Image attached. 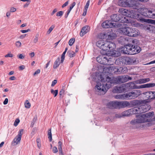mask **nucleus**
<instances>
[{
  "mask_svg": "<svg viewBox=\"0 0 155 155\" xmlns=\"http://www.w3.org/2000/svg\"><path fill=\"white\" fill-rule=\"evenodd\" d=\"M100 76V82H97L95 87L97 91L99 92V94L100 95L105 94L107 90L112 86V84L124 83L121 76L112 78L107 77L105 82L103 78L101 76Z\"/></svg>",
  "mask_w": 155,
  "mask_h": 155,
  "instance_id": "f257e3e1",
  "label": "nucleus"
},
{
  "mask_svg": "<svg viewBox=\"0 0 155 155\" xmlns=\"http://www.w3.org/2000/svg\"><path fill=\"white\" fill-rule=\"evenodd\" d=\"M120 55V53L117 51H113L112 56H109L107 55L99 56L96 58L97 61L100 64L104 65H111L115 63L118 64V59L116 60L114 57H117Z\"/></svg>",
  "mask_w": 155,
  "mask_h": 155,
  "instance_id": "f03ea898",
  "label": "nucleus"
},
{
  "mask_svg": "<svg viewBox=\"0 0 155 155\" xmlns=\"http://www.w3.org/2000/svg\"><path fill=\"white\" fill-rule=\"evenodd\" d=\"M97 46L103 50L107 52L113 51L116 48V45L113 42L108 41H104L101 40L96 43Z\"/></svg>",
  "mask_w": 155,
  "mask_h": 155,
  "instance_id": "7ed1b4c3",
  "label": "nucleus"
},
{
  "mask_svg": "<svg viewBox=\"0 0 155 155\" xmlns=\"http://www.w3.org/2000/svg\"><path fill=\"white\" fill-rule=\"evenodd\" d=\"M140 48L137 45L132 44L126 45L121 48V51L123 53L130 55H134L139 53Z\"/></svg>",
  "mask_w": 155,
  "mask_h": 155,
  "instance_id": "20e7f679",
  "label": "nucleus"
},
{
  "mask_svg": "<svg viewBox=\"0 0 155 155\" xmlns=\"http://www.w3.org/2000/svg\"><path fill=\"white\" fill-rule=\"evenodd\" d=\"M120 31L124 35L130 37H135L140 34V32L138 30L129 27L120 28Z\"/></svg>",
  "mask_w": 155,
  "mask_h": 155,
  "instance_id": "39448f33",
  "label": "nucleus"
},
{
  "mask_svg": "<svg viewBox=\"0 0 155 155\" xmlns=\"http://www.w3.org/2000/svg\"><path fill=\"white\" fill-rule=\"evenodd\" d=\"M153 112L147 113L145 114L140 115L142 123L155 121V117L153 116Z\"/></svg>",
  "mask_w": 155,
  "mask_h": 155,
  "instance_id": "423d86ee",
  "label": "nucleus"
},
{
  "mask_svg": "<svg viewBox=\"0 0 155 155\" xmlns=\"http://www.w3.org/2000/svg\"><path fill=\"white\" fill-rule=\"evenodd\" d=\"M141 94V91L139 90H134L133 91L124 94L125 100H130L134 99L139 96Z\"/></svg>",
  "mask_w": 155,
  "mask_h": 155,
  "instance_id": "0eeeda50",
  "label": "nucleus"
},
{
  "mask_svg": "<svg viewBox=\"0 0 155 155\" xmlns=\"http://www.w3.org/2000/svg\"><path fill=\"white\" fill-rule=\"evenodd\" d=\"M134 58L129 57H122L118 58L120 65L131 64L134 63Z\"/></svg>",
  "mask_w": 155,
  "mask_h": 155,
  "instance_id": "6e6552de",
  "label": "nucleus"
},
{
  "mask_svg": "<svg viewBox=\"0 0 155 155\" xmlns=\"http://www.w3.org/2000/svg\"><path fill=\"white\" fill-rule=\"evenodd\" d=\"M23 131V129L20 130L18 133V134L14 139L12 144L13 146H15L19 143L21 139V137L22 135L21 133Z\"/></svg>",
  "mask_w": 155,
  "mask_h": 155,
  "instance_id": "1a4fd4ad",
  "label": "nucleus"
},
{
  "mask_svg": "<svg viewBox=\"0 0 155 155\" xmlns=\"http://www.w3.org/2000/svg\"><path fill=\"white\" fill-rule=\"evenodd\" d=\"M119 12L121 13L123 15L129 17H133L134 15L133 11L128 10L124 8L120 9Z\"/></svg>",
  "mask_w": 155,
  "mask_h": 155,
  "instance_id": "9d476101",
  "label": "nucleus"
},
{
  "mask_svg": "<svg viewBox=\"0 0 155 155\" xmlns=\"http://www.w3.org/2000/svg\"><path fill=\"white\" fill-rule=\"evenodd\" d=\"M127 91L125 84L122 85L120 86H115L113 89L114 93H121Z\"/></svg>",
  "mask_w": 155,
  "mask_h": 155,
  "instance_id": "9b49d317",
  "label": "nucleus"
},
{
  "mask_svg": "<svg viewBox=\"0 0 155 155\" xmlns=\"http://www.w3.org/2000/svg\"><path fill=\"white\" fill-rule=\"evenodd\" d=\"M116 25V24L114 22L107 20L104 22L101 25L102 27L104 28H111L114 27Z\"/></svg>",
  "mask_w": 155,
  "mask_h": 155,
  "instance_id": "f8f14e48",
  "label": "nucleus"
},
{
  "mask_svg": "<svg viewBox=\"0 0 155 155\" xmlns=\"http://www.w3.org/2000/svg\"><path fill=\"white\" fill-rule=\"evenodd\" d=\"M138 108L140 114H141L149 110L150 108V107L148 104H144L138 107Z\"/></svg>",
  "mask_w": 155,
  "mask_h": 155,
  "instance_id": "ddd939ff",
  "label": "nucleus"
},
{
  "mask_svg": "<svg viewBox=\"0 0 155 155\" xmlns=\"http://www.w3.org/2000/svg\"><path fill=\"white\" fill-rule=\"evenodd\" d=\"M145 95V97L147 99H151L155 98V91H148L143 93Z\"/></svg>",
  "mask_w": 155,
  "mask_h": 155,
  "instance_id": "4468645a",
  "label": "nucleus"
},
{
  "mask_svg": "<svg viewBox=\"0 0 155 155\" xmlns=\"http://www.w3.org/2000/svg\"><path fill=\"white\" fill-rule=\"evenodd\" d=\"M130 103L127 101H118L117 108H124L130 106Z\"/></svg>",
  "mask_w": 155,
  "mask_h": 155,
  "instance_id": "2eb2a0df",
  "label": "nucleus"
},
{
  "mask_svg": "<svg viewBox=\"0 0 155 155\" xmlns=\"http://www.w3.org/2000/svg\"><path fill=\"white\" fill-rule=\"evenodd\" d=\"M104 69H105L107 72L111 74L117 72L118 70V68L113 66H109L104 68Z\"/></svg>",
  "mask_w": 155,
  "mask_h": 155,
  "instance_id": "dca6fc26",
  "label": "nucleus"
},
{
  "mask_svg": "<svg viewBox=\"0 0 155 155\" xmlns=\"http://www.w3.org/2000/svg\"><path fill=\"white\" fill-rule=\"evenodd\" d=\"M142 123L140 116V115L136 116V118L132 120L130 123L133 125H136L137 124Z\"/></svg>",
  "mask_w": 155,
  "mask_h": 155,
  "instance_id": "f3484780",
  "label": "nucleus"
},
{
  "mask_svg": "<svg viewBox=\"0 0 155 155\" xmlns=\"http://www.w3.org/2000/svg\"><path fill=\"white\" fill-rule=\"evenodd\" d=\"M99 38L102 39L104 38H107V39H113L114 38V36L111 34L107 35L105 33H101L99 35Z\"/></svg>",
  "mask_w": 155,
  "mask_h": 155,
  "instance_id": "a211bd4d",
  "label": "nucleus"
},
{
  "mask_svg": "<svg viewBox=\"0 0 155 155\" xmlns=\"http://www.w3.org/2000/svg\"><path fill=\"white\" fill-rule=\"evenodd\" d=\"M117 101H110L107 104V106L109 108H117Z\"/></svg>",
  "mask_w": 155,
  "mask_h": 155,
  "instance_id": "6ab92c4d",
  "label": "nucleus"
},
{
  "mask_svg": "<svg viewBox=\"0 0 155 155\" xmlns=\"http://www.w3.org/2000/svg\"><path fill=\"white\" fill-rule=\"evenodd\" d=\"M144 100H134L131 102L132 104L134 106H139L145 103Z\"/></svg>",
  "mask_w": 155,
  "mask_h": 155,
  "instance_id": "aec40b11",
  "label": "nucleus"
},
{
  "mask_svg": "<svg viewBox=\"0 0 155 155\" xmlns=\"http://www.w3.org/2000/svg\"><path fill=\"white\" fill-rule=\"evenodd\" d=\"M89 30V27L88 26H85L83 27L80 33V35L81 37L83 36L87 33Z\"/></svg>",
  "mask_w": 155,
  "mask_h": 155,
  "instance_id": "412c9836",
  "label": "nucleus"
},
{
  "mask_svg": "<svg viewBox=\"0 0 155 155\" xmlns=\"http://www.w3.org/2000/svg\"><path fill=\"white\" fill-rule=\"evenodd\" d=\"M150 81V79L149 78H142L135 81V82L137 84H140L147 83Z\"/></svg>",
  "mask_w": 155,
  "mask_h": 155,
  "instance_id": "4be33fe9",
  "label": "nucleus"
},
{
  "mask_svg": "<svg viewBox=\"0 0 155 155\" xmlns=\"http://www.w3.org/2000/svg\"><path fill=\"white\" fill-rule=\"evenodd\" d=\"M111 20L112 22H117L120 21V18L119 17V15L118 14H114L111 16Z\"/></svg>",
  "mask_w": 155,
  "mask_h": 155,
  "instance_id": "5701e85b",
  "label": "nucleus"
},
{
  "mask_svg": "<svg viewBox=\"0 0 155 155\" xmlns=\"http://www.w3.org/2000/svg\"><path fill=\"white\" fill-rule=\"evenodd\" d=\"M155 86V83H147L140 85V89L153 87Z\"/></svg>",
  "mask_w": 155,
  "mask_h": 155,
  "instance_id": "b1692460",
  "label": "nucleus"
},
{
  "mask_svg": "<svg viewBox=\"0 0 155 155\" xmlns=\"http://www.w3.org/2000/svg\"><path fill=\"white\" fill-rule=\"evenodd\" d=\"M130 110L131 115L140 114L138 107H134L132 109H130Z\"/></svg>",
  "mask_w": 155,
  "mask_h": 155,
  "instance_id": "393cba45",
  "label": "nucleus"
},
{
  "mask_svg": "<svg viewBox=\"0 0 155 155\" xmlns=\"http://www.w3.org/2000/svg\"><path fill=\"white\" fill-rule=\"evenodd\" d=\"M134 84H135L133 82H131L125 84V87L127 89V90L130 89H134Z\"/></svg>",
  "mask_w": 155,
  "mask_h": 155,
  "instance_id": "a878e982",
  "label": "nucleus"
},
{
  "mask_svg": "<svg viewBox=\"0 0 155 155\" xmlns=\"http://www.w3.org/2000/svg\"><path fill=\"white\" fill-rule=\"evenodd\" d=\"M142 13L143 15L145 17L149 18L148 15L149 14H150L149 9L144 8L142 10Z\"/></svg>",
  "mask_w": 155,
  "mask_h": 155,
  "instance_id": "bb28decb",
  "label": "nucleus"
},
{
  "mask_svg": "<svg viewBox=\"0 0 155 155\" xmlns=\"http://www.w3.org/2000/svg\"><path fill=\"white\" fill-rule=\"evenodd\" d=\"M149 18H155V10L153 9H149Z\"/></svg>",
  "mask_w": 155,
  "mask_h": 155,
  "instance_id": "cd10ccee",
  "label": "nucleus"
},
{
  "mask_svg": "<svg viewBox=\"0 0 155 155\" xmlns=\"http://www.w3.org/2000/svg\"><path fill=\"white\" fill-rule=\"evenodd\" d=\"M61 63V61H60V58H58L55 60L53 65V68L54 69L57 68Z\"/></svg>",
  "mask_w": 155,
  "mask_h": 155,
  "instance_id": "c85d7f7f",
  "label": "nucleus"
},
{
  "mask_svg": "<svg viewBox=\"0 0 155 155\" xmlns=\"http://www.w3.org/2000/svg\"><path fill=\"white\" fill-rule=\"evenodd\" d=\"M122 80L124 83H125L129 80H131L132 78L128 75L121 76Z\"/></svg>",
  "mask_w": 155,
  "mask_h": 155,
  "instance_id": "c756f323",
  "label": "nucleus"
},
{
  "mask_svg": "<svg viewBox=\"0 0 155 155\" xmlns=\"http://www.w3.org/2000/svg\"><path fill=\"white\" fill-rule=\"evenodd\" d=\"M114 97L117 99L125 100L124 94L116 95Z\"/></svg>",
  "mask_w": 155,
  "mask_h": 155,
  "instance_id": "7c9ffc66",
  "label": "nucleus"
},
{
  "mask_svg": "<svg viewBox=\"0 0 155 155\" xmlns=\"http://www.w3.org/2000/svg\"><path fill=\"white\" fill-rule=\"evenodd\" d=\"M122 115L123 117H127L131 115L130 110L129 109L122 112Z\"/></svg>",
  "mask_w": 155,
  "mask_h": 155,
  "instance_id": "2f4dec72",
  "label": "nucleus"
},
{
  "mask_svg": "<svg viewBox=\"0 0 155 155\" xmlns=\"http://www.w3.org/2000/svg\"><path fill=\"white\" fill-rule=\"evenodd\" d=\"M138 20L142 22L150 23L151 21H153V20L149 19H146L144 18H139L138 19Z\"/></svg>",
  "mask_w": 155,
  "mask_h": 155,
  "instance_id": "473e14b6",
  "label": "nucleus"
},
{
  "mask_svg": "<svg viewBox=\"0 0 155 155\" xmlns=\"http://www.w3.org/2000/svg\"><path fill=\"white\" fill-rule=\"evenodd\" d=\"M39 37V34L37 33L35 35L33 40V43L34 44L36 43L38 41V39Z\"/></svg>",
  "mask_w": 155,
  "mask_h": 155,
  "instance_id": "72a5a7b5",
  "label": "nucleus"
},
{
  "mask_svg": "<svg viewBox=\"0 0 155 155\" xmlns=\"http://www.w3.org/2000/svg\"><path fill=\"white\" fill-rule=\"evenodd\" d=\"M48 135L50 141H52V135L51 129H50L48 130Z\"/></svg>",
  "mask_w": 155,
  "mask_h": 155,
  "instance_id": "f704fd0d",
  "label": "nucleus"
},
{
  "mask_svg": "<svg viewBox=\"0 0 155 155\" xmlns=\"http://www.w3.org/2000/svg\"><path fill=\"white\" fill-rule=\"evenodd\" d=\"M51 92L52 94L54 95V97H55L58 94V91L57 90H54L53 89H51Z\"/></svg>",
  "mask_w": 155,
  "mask_h": 155,
  "instance_id": "c9c22d12",
  "label": "nucleus"
},
{
  "mask_svg": "<svg viewBox=\"0 0 155 155\" xmlns=\"http://www.w3.org/2000/svg\"><path fill=\"white\" fill-rule=\"evenodd\" d=\"M68 53L69 56L71 58L73 57L75 55V53L72 51H68Z\"/></svg>",
  "mask_w": 155,
  "mask_h": 155,
  "instance_id": "e433bc0d",
  "label": "nucleus"
},
{
  "mask_svg": "<svg viewBox=\"0 0 155 155\" xmlns=\"http://www.w3.org/2000/svg\"><path fill=\"white\" fill-rule=\"evenodd\" d=\"M55 27V26L54 25H51L50 28H49V29L47 31V34H49L51 33V31H52V30Z\"/></svg>",
  "mask_w": 155,
  "mask_h": 155,
  "instance_id": "4c0bfd02",
  "label": "nucleus"
},
{
  "mask_svg": "<svg viewBox=\"0 0 155 155\" xmlns=\"http://www.w3.org/2000/svg\"><path fill=\"white\" fill-rule=\"evenodd\" d=\"M25 107L27 108H29L31 107V104L28 100L26 101L25 104Z\"/></svg>",
  "mask_w": 155,
  "mask_h": 155,
  "instance_id": "58836bf2",
  "label": "nucleus"
},
{
  "mask_svg": "<svg viewBox=\"0 0 155 155\" xmlns=\"http://www.w3.org/2000/svg\"><path fill=\"white\" fill-rule=\"evenodd\" d=\"M15 45L17 48H19L21 46V43L19 41H17L15 42Z\"/></svg>",
  "mask_w": 155,
  "mask_h": 155,
  "instance_id": "ea45409f",
  "label": "nucleus"
},
{
  "mask_svg": "<svg viewBox=\"0 0 155 155\" xmlns=\"http://www.w3.org/2000/svg\"><path fill=\"white\" fill-rule=\"evenodd\" d=\"M75 41V40L74 38H72L71 39L69 40L68 42L69 45L71 46H72L74 42Z\"/></svg>",
  "mask_w": 155,
  "mask_h": 155,
  "instance_id": "a19ab883",
  "label": "nucleus"
},
{
  "mask_svg": "<svg viewBox=\"0 0 155 155\" xmlns=\"http://www.w3.org/2000/svg\"><path fill=\"white\" fill-rule=\"evenodd\" d=\"M66 51H64L62 54L61 56V63H62L65 58V55L66 54Z\"/></svg>",
  "mask_w": 155,
  "mask_h": 155,
  "instance_id": "79ce46f5",
  "label": "nucleus"
},
{
  "mask_svg": "<svg viewBox=\"0 0 155 155\" xmlns=\"http://www.w3.org/2000/svg\"><path fill=\"white\" fill-rule=\"evenodd\" d=\"M90 3V0H88L85 6L84 9L85 10H87L89 7Z\"/></svg>",
  "mask_w": 155,
  "mask_h": 155,
  "instance_id": "37998d69",
  "label": "nucleus"
},
{
  "mask_svg": "<svg viewBox=\"0 0 155 155\" xmlns=\"http://www.w3.org/2000/svg\"><path fill=\"white\" fill-rule=\"evenodd\" d=\"M58 149L59 151L62 150V143L61 141H59L58 143Z\"/></svg>",
  "mask_w": 155,
  "mask_h": 155,
  "instance_id": "c03bdc74",
  "label": "nucleus"
},
{
  "mask_svg": "<svg viewBox=\"0 0 155 155\" xmlns=\"http://www.w3.org/2000/svg\"><path fill=\"white\" fill-rule=\"evenodd\" d=\"M20 122V120L18 119H16L14 122V126H17Z\"/></svg>",
  "mask_w": 155,
  "mask_h": 155,
  "instance_id": "a18cd8bd",
  "label": "nucleus"
},
{
  "mask_svg": "<svg viewBox=\"0 0 155 155\" xmlns=\"http://www.w3.org/2000/svg\"><path fill=\"white\" fill-rule=\"evenodd\" d=\"M63 14V12L62 11H60L56 13V16H61Z\"/></svg>",
  "mask_w": 155,
  "mask_h": 155,
  "instance_id": "49530a36",
  "label": "nucleus"
},
{
  "mask_svg": "<svg viewBox=\"0 0 155 155\" xmlns=\"http://www.w3.org/2000/svg\"><path fill=\"white\" fill-rule=\"evenodd\" d=\"M76 5V3L75 2H73L71 5L70 7V8L68 10L71 11L73 8Z\"/></svg>",
  "mask_w": 155,
  "mask_h": 155,
  "instance_id": "de8ad7c7",
  "label": "nucleus"
},
{
  "mask_svg": "<svg viewBox=\"0 0 155 155\" xmlns=\"http://www.w3.org/2000/svg\"><path fill=\"white\" fill-rule=\"evenodd\" d=\"M119 5L121 6H126V5H124V3L122 2V0H120L118 2Z\"/></svg>",
  "mask_w": 155,
  "mask_h": 155,
  "instance_id": "09e8293b",
  "label": "nucleus"
},
{
  "mask_svg": "<svg viewBox=\"0 0 155 155\" xmlns=\"http://www.w3.org/2000/svg\"><path fill=\"white\" fill-rule=\"evenodd\" d=\"M123 117L122 115V113L121 114H116L115 115V117L117 118H120Z\"/></svg>",
  "mask_w": 155,
  "mask_h": 155,
  "instance_id": "8fccbe9b",
  "label": "nucleus"
},
{
  "mask_svg": "<svg viewBox=\"0 0 155 155\" xmlns=\"http://www.w3.org/2000/svg\"><path fill=\"white\" fill-rule=\"evenodd\" d=\"M5 58H7V57H8L12 58V57H13V55L12 54L10 53H8L5 55Z\"/></svg>",
  "mask_w": 155,
  "mask_h": 155,
  "instance_id": "3c124183",
  "label": "nucleus"
},
{
  "mask_svg": "<svg viewBox=\"0 0 155 155\" xmlns=\"http://www.w3.org/2000/svg\"><path fill=\"white\" fill-rule=\"evenodd\" d=\"M53 152L54 153H56L58 152V150L57 147H53Z\"/></svg>",
  "mask_w": 155,
  "mask_h": 155,
  "instance_id": "603ef678",
  "label": "nucleus"
},
{
  "mask_svg": "<svg viewBox=\"0 0 155 155\" xmlns=\"http://www.w3.org/2000/svg\"><path fill=\"white\" fill-rule=\"evenodd\" d=\"M16 10V9L13 7H11L10 8V12H15Z\"/></svg>",
  "mask_w": 155,
  "mask_h": 155,
  "instance_id": "864d4df0",
  "label": "nucleus"
},
{
  "mask_svg": "<svg viewBox=\"0 0 155 155\" xmlns=\"http://www.w3.org/2000/svg\"><path fill=\"white\" fill-rule=\"evenodd\" d=\"M57 80H53L51 84V86L52 87H53L55 85V84L57 83Z\"/></svg>",
  "mask_w": 155,
  "mask_h": 155,
  "instance_id": "5fc2aeb1",
  "label": "nucleus"
},
{
  "mask_svg": "<svg viewBox=\"0 0 155 155\" xmlns=\"http://www.w3.org/2000/svg\"><path fill=\"white\" fill-rule=\"evenodd\" d=\"M127 71V68L125 67L122 68L121 72H126Z\"/></svg>",
  "mask_w": 155,
  "mask_h": 155,
  "instance_id": "6e6d98bb",
  "label": "nucleus"
},
{
  "mask_svg": "<svg viewBox=\"0 0 155 155\" xmlns=\"http://www.w3.org/2000/svg\"><path fill=\"white\" fill-rule=\"evenodd\" d=\"M70 12H71V11H70V10H68H68L66 13H65V15L64 17H65V18H66L68 17Z\"/></svg>",
  "mask_w": 155,
  "mask_h": 155,
  "instance_id": "4d7b16f0",
  "label": "nucleus"
},
{
  "mask_svg": "<svg viewBox=\"0 0 155 155\" xmlns=\"http://www.w3.org/2000/svg\"><path fill=\"white\" fill-rule=\"evenodd\" d=\"M40 72V70L39 69H38L34 73L33 75L35 76L36 75L39 74Z\"/></svg>",
  "mask_w": 155,
  "mask_h": 155,
  "instance_id": "13d9d810",
  "label": "nucleus"
},
{
  "mask_svg": "<svg viewBox=\"0 0 155 155\" xmlns=\"http://www.w3.org/2000/svg\"><path fill=\"white\" fill-rule=\"evenodd\" d=\"M68 3H69V1H68L67 2H65L62 6V8H64L65 7L67 6L68 5Z\"/></svg>",
  "mask_w": 155,
  "mask_h": 155,
  "instance_id": "bf43d9fd",
  "label": "nucleus"
},
{
  "mask_svg": "<svg viewBox=\"0 0 155 155\" xmlns=\"http://www.w3.org/2000/svg\"><path fill=\"white\" fill-rule=\"evenodd\" d=\"M64 92V90L63 89H61L60 92H59V95H60V97H61V96H62Z\"/></svg>",
  "mask_w": 155,
  "mask_h": 155,
  "instance_id": "052dcab7",
  "label": "nucleus"
},
{
  "mask_svg": "<svg viewBox=\"0 0 155 155\" xmlns=\"http://www.w3.org/2000/svg\"><path fill=\"white\" fill-rule=\"evenodd\" d=\"M18 57L20 59H24L25 58V56L21 54L18 55Z\"/></svg>",
  "mask_w": 155,
  "mask_h": 155,
  "instance_id": "680f3d73",
  "label": "nucleus"
},
{
  "mask_svg": "<svg viewBox=\"0 0 155 155\" xmlns=\"http://www.w3.org/2000/svg\"><path fill=\"white\" fill-rule=\"evenodd\" d=\"M35 130L33 129L32 130L31 133L30 134V136L31 137H32L33 135L35 134Z\"/></svg>",
  "mask_w": 155,
  "mask_h": 155,
  "instance_id": "e2e57ef3",
  "label": "nucleus"
},
{
  "mask_svg": "<svg viewBox=\"0 0 155 155\" xmlns=\"http://www.w3.org/2000/svg\"><path fill=\"white\" fill-rule=\"evenodd\" d=\"M57 11V8H55L54 9L52 12L51 13V15H53Z\"/></svg>",
  "mask_w": 155,
  "mask_h": 155,
  "instance_id": "0e129e2a",
  "label": "nucleus"
},
{
  "mask_svg": "<svg viewBox=\"0 0 155 155\" xmlns=\"http://www.w3.org/2000/svg\"><path fill=\"white\" fill-rule=\"evenodd\" d=\"M8 102V99L7 98H6L5 99L4 101L3 102V104L4 105H6L7 104Z\"/></svg>",
  "mask_w": 155,
  "mask_h": 155,
  "instance_id": "69168bd1",
  "label": "nucleus"
},
{
  "mask_svg": "<svg viewBox=\"0 0 155 155\" xmlns=\"http://www.w3.org/2000/svg\"><path fill=\"white\" fill-rule=\"evenodd\" d=\"M26 35V34L22 35L19 36V38L20 39H23L25 37Z\"/></svg>",
  "mask_w": 155,
  "mask_h": 155,
  "instance_id": "338daca9",
  "label": "nucleus"
},
{
  "mask_svg": "<svg viewBox=\"0 0 155 155\" xmlns=\"http://www.w3.org/2000/svg\"><path fill=\"white\" fill-rule=\"evenodd\" d=\"M35 53L34 52H32L29 53V55L31 58L33 57L35 55Z\"/></svg>",
  "mask_w": 155,
  "mask_h": 155,
  "instance_id": "774afa93",
  "label": "nucleus"
}]
</instances>
